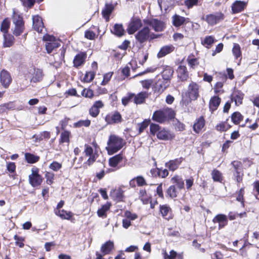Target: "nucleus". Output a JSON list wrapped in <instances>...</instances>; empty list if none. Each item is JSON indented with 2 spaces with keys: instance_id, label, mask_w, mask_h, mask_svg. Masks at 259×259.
Returning a JSON list of instances; mask_svg holds the SVG:
<instances>
[{
  "instance_id": "dca6fc26",
  "label": "nucleus",
  "mask_w": 259,
  "mask_h": 259,
  "mask_svg": "<svg viewBox=\"0 0 259 259\" xmlns=\"http://www.w3.org/2000/svg\"><path fill=\"white\" fill-rule=\"evenodd\" d=\"M12 82V77L10 73L3 69L0 72V82L5 89H8Z\"/></svg>"
},
{
  "instance_id": "8fccbe9b",
  "label": "nucleus",
  "mask_w": 259,
  "mask_h": 259,
  "mask_svg": "<svg viewBox=\"0 0 259 259\" xmlns=\"http://www.w3.org/2000/svg\"><path fill=\"white\" fill-rule=\"evenodd\" d=\"M211 178L215 182L222 183L223 180V174L218 169L214 168L211 172Z\"/></svg>"
},
{
  "instance_id": "de8ad7c7",
  "label": "nucleus",
  "mask_w": 259,
  "mask_h": 259,
  "mask_svg": "<svg viewBox=\"0 0 259 259\" xmlns=\"http://www.w3.org/2000/svg\"><path fill=\"white\" fill-rule=\"evenodd\" d=\"M159 212L163 218L167 220L171 218L166 217L168 213L171 212V208L167 204L160 205Z\"/></svg>"
},
{
  "instance_id": "bb28decb",
  "label": "nucleus",
  "mask_w": 259,
  "mask_h": 259,
  "mask_svg": "<svg viewBox=\"0 0 259 259\" xmlns=\"http://www.w3.org/2000/svg\"><path fill=\"white\" fill-rule=\"evenodd\" d=\"M129 185L131 188H135L137 186L143 187L147 185L145 178L142 176H138L133 178L129 182Z\"/></svg>"
},
{
  "instance_id": "39448f33",
  "label": "nucleus",
  "mask_w": 259,
  "mask_h": 259,
  "mask_svg": "<svg viewBox=\"0 0 259 259\" xmlns=\"http://www.w3.org/2000/svg\"><path fill=\"white\" fill-rule=\"evenodd\" d=\"M43 40L47 41L45 45L46 50L48 54L51 53L54 50L59 48L61 44L59 39L54 35L46 34L43 36Z\"/></svg>"
},
{
  "instance_id": "2f4dec72",
  "label": "nucleus",
  "mask_w": 259,
  "mask_h": 259,
  "mask_svg": "<svg viewBox=\"0 0 259 259\" xmlns=\"http://www.w3.org/2000/svg\"><path fill=\"white\" fill-rule=\"evenodd\" d=\"M177 0H157L159 6L161 9H163L165 11L173 8Z\"/></svg>"
},
{
  "instance_id": "c9c22d12",
  "label": "nucleus",
  "mask_w": 259,
  "mask_h": 259,
  "mask_svg": "<svg viewBox=\"0 0 259 259\" xmlns=\"http://www.w3.org/2000/svg\"><path fill=\"white\" fill-rule=\"evenodd\" d=\"M123 159V156L122 153L118 154L109 159V165L113 168H116V170L118 169L119 167H117L118 164L121 162Z\"/></svg>"
},
{
  "instance_id": "ddd939ff",
  "label": "nucleus",
  "mask_w": 259,
  "mask_h": 259,
  "mask_svg": "<svg viewBox=\"0 0 259 259\" xmlns=\"http://www.w3.org/2000/svg\"><path fill=\"white\" fill-rule=\"evenodd\" d=\"M169 82L162 78L156 80L152 86V90L154 93L160 95L169 86Z\"/></svg>"
},
{
  "instance_id": "5701e85b",
  "label": "nucleus",
  "mask_w": 259,
  "mask_h": 259,
  "mask_svg": "<svg viewBox=\"0 0 259 259\" xmlns=\"http://www.w3.org/2000/svg\"><path fill=\"white\" fill-rule=\"evenodd\" d=\"M104 106V104L101 100L96 101L89 110V114L94 118L97 117L100 112V109Z\"/></svg>"
},
{
  "instance_id": "58836bf2",
  "label": "nucleus",
  "mask_w": 259,
  "mask_h": 259,
  "mask_svg": "<svg viewBox=\"0 0 259 259\" xmlns=\"http://www.w3.org/2000/svg\"><path fill=\"white\" fill-rule=\"evenodd\" d=\"M139 198L144 204H147L152 199L151 195H148L145 189H141L139 191Z\"/></svg>"
},
{
  "instance_id": "2eb2a0df",
  "label": "nucleus",
  "mask_w": 259,
  "mask_h": 259,
  "mask_svg": "<svg viewBox=\"0 0 259 259\" xmlns=\"http://www.w3.org/2000/svg\"><path fill=\"white\" fill-rule=\"evenodd\" d=\"M200 85L195 82H190L188 87L187 95L193 100L195 101L199 97Z\"/></svg>"
},
{
  "instance_id": "4d7b16f0",
  "label": "nucleus",
  "mask_w": 259,
  "mask_h": 259,
  "mask_svg": "<svg viewBox=\"0 0 259 259\" xmlns=\"http://www.w3.org/2000/svg\"><path fill=\"white\" fill-rule=\"evenodd\" d=\"M232 53L236 59L240 58V60L242 59V52L241 47L238 44L234 43L232 48Z\"/></svg>"
},
{
  "instance_id": "f8f14e48",
  "label": "nucleus",
  "mask_w": 259,
  "mask_h": 259,
  "mask_svg": "<svg viewBox=\"0 0 259 259\" xmlns=\"http://www.w3.org/2000/svg\"><path fill=\"white\" fill-rule=\"evenodd\" d=\"M122 120L121 114L117 110L108 113L105 117V121L108 124H117L120 123Z\"/></svg>"
},
{
  "instance_id": "9b49d317",
  "label": "nucleus",
  "mask_w": 259,
  "mask_h": 259,
  "mask_svg": "<svg viewBox=\"0 0 259 259\" xmlns=\"http://www.w3.org/2000/svg\"><path fill=\"white\" fill-rule=\"evenodd\" d=\"M85 156L89 157L88 160L83 163L84 166H90L93 164L98 157V155L94 153L93 148L88 144L84 145L83 151Z\"/></svg>"
},
{
  "instance_id": "b1692460",
  "label": "nucleus",
  "mask_w": 259,
  "mask_h": 259,
  "mask_svg": "<svg viewBox=\"0 0 259 259\" xmlns=\"http://www.w3.org/2000/svg\"><path fill=\"white\" fill-rule=\"evenodd\" d=\"M156 136L160 140L170 141L175 138V135L169 130L162 128L157 133Z\"/></svg>"
},
{
  "instance_id": "e433bc0d",
  "label": "nucleus",
  "mask_w": 259,
  "mask_h": 259,
  "mask_svg": "<svg viewBox=\"0 0 259 259\" xmlns=\"http://www.w3.org/2000/svg\"><path fill=\"white\" fill-rule=\"evenodd\" d=\"M71 137V132L68 130L62 131L60 134L59 139V144L62 145L64 143H67L68 145L70 143V139Z\"/></svg>"
},
{
  "instance_id": "0e129e2a",
  "label": "nucleus",
  "mask_w": 259,
  "mask_h": 259,
  "mask_svg": "<svg viewBox=\"0 0 259 259\" xmlns=\"http://www.w3.org/2000/svg\"><path fill=\"white\" fill-rule=\"evenodd\" d=\"M231 165L232 166L234 172L243 171V164L240 161L234 160L231 162Z\"/></svg>"
},
{
  "instance_id": "c756f323",
  "label": "nucleus",
  "mask_w": 259,
  "mask_h": 259,
  "mask_svg": "<svg viewBox=\"0 0 259 259\" xmlns=\"http://www.w3.org/2000/svg\"><path fill=\"white\" fill-rule=\"evenodd\" d=\"M114 248V244L113 241L108 240L103 244L100 248L101 254L103 256L110 254Z\"/></svg>"
},
{
  "instance_id": "49530a36",
  "label": "nucleus",
  "mask_w": 259,
  "mask_h": 259,
  "mask_svg": "<svg viewBox=\"0 0 259 259\" xmlns=\"http://www.w3.org/2000/svg\"><path fill=\"white\" fill-rule=\"evenodd\" d=\"M228 119H227L226 121H221L217 124L215 126V130L219 132H226L231 128L232 125L228 123Z\"/></svg>"
},
{
  "instance_id": "20e7f679",
  "label": "nucleus",
  "mask_w": 259,
  "mask_h": 259,
  "mask_svg": "<svg viewBox=\"0 0 259 259\" xmlns=\"http://www.w3.org/2000/svg\"><path fill=\"white\" fill-rule=\"evenodd\" d=\"M12 18L13 22L15 25L13 33L16 36H18L23 32L25 29V22L23 17L15 11L13 13Z\"/></svg>"
},
{
  "instance_id": "09e8293b",
  "label": "nucleus",
  "mask_w": 259,
  "mask_h": 259,
  "mask_svg": "<svg viewBox=\"0 0 259 259\" xmlns=\"http://www.w3.org/2000/svg\"><path fill=\"white\" fill-rule=\"evenodd\" d=\"M55 214L62 220H70L73 216V213L71 211H67L64 209L58 211Z\"/></svg>"
},
{
  "instance_id": "c85d7f7f",
  "label": "nucleus",
  "mask_w": 259,
  "mask_h": 259,
  "mask_svg": "<svg viewBox=\"0 0 259 259\" xmlns=\"http://www.w3.org/2000/svg\"><path fill=\"white\" fill-rule=\"evenodd\" d=\"M178 78L182 81H187L189 78V72L185 65H180L177 70Z\"/></svg>"
},
{
  "instance_id": "a211bd4d",
  "label": "nucleus",
  "mask_w": 259,
  "mask_h": 259,
  "mask_svg": "<svg viewBox=\"0 0 259 259\" xmlns=\"http://www.w3.org/2000/svg\"><path fill=\"white\" fill-rule=\"evenodd\" d=\"M247 2L244 1H235L231 5V13L236 14L244 11L247 6Z\"/></svg>"
},
{
  "instance_id": "13d9d810",
  "label": "nucleus",
  "mask_w": 259,
  "mask_h": 259,
  "mask_svg": "<svg viewBox=\"0 0 259 259\" xmlns=\"http://www.w3.org/2000/svg\"><path fill=\"white\" fill-rule=\"evenodd\" d=\"M96 75V71H86L84 76L82 80L83 82L89 83L93 81Z\"/></svg>"
},
{
  "instance_id": "4468645a",
  "label": "nucleus",
  "mask_w": 259,
  "mask_h": 259,
  "mask_svg": "<svg viewBox=\"0 0 259 259\" xmlns=\"http://www.w3.org/2000/svg\"><path fill=\"white\" fill-rule=\"evenodd\" d=\"M87 58V53L86 52H80L77 53L74 57L73 60V66L75 68L79 69L82 67Z\"/></svg>"
},
{
  "instance_id": "3c124183",
  "label": "nucleus",
  "mask_w": 259,
  "mask_h": 259,
  "mask_svg": "<svg viewBox=\"0 0 259 259\" xmlns=\"http://www.w3.org/2000/svg\"><path fill=\"white\" fill-rule=\"evenodd\" d=\"M4 40L3 46L5 48L10 47L12 46L14 43V37L10 34H4Z\"/></svg>"
},
{
  "instance_id": "a18cd8bd",
  "label": "nucleus",
  "mask_w": 259,
  "mask_h": 259,
  "mask_svg": "<svg viewBox=\"0 0 259 259\" xmlns=\"http://www.w3.org/2000/svg\"><path fill=\"white\" fill-rule=\"evenodd\" d=\"M11 21L9 18H5L1 24L0 30L3 34L8 33L10 27Z\"/></svg>"
},
{
  "instance_id": "a19ab883",
  "label": "nucleus",
  "mask_w": 259,
  "mask_h": 259,
  "mask_svg": "<svg viewBox=\"0 0 259 259\" xmlns=\"http://www.w3.org/2000/svg\"><path fill=\"white\" fill-rule=\"evenodd\" d=\"M229 117L235 125H239L244 120V116L239 111L233 112Z\"/></svg>"
},
{
  "instance_id": "9d476101",
  "label": "nucleus",
  "mask_w": 259,
  "mask_h": 259,
  "mask_svg": "<svg viewBox=\"0 0 259 259\" xmlns=\"http://www.w3.org/2000/svg\"><path fill=\"white\" fill-rule=\"evenodd\" d=\"M142 20L138 16H133L128 23L126 31L128 34H134L142 26Z\"/></svg>"
},
{
  "instance_id": "7c9ffc66",
  "label": "nucleus",
  "mask_w": 259,
  "mask_h": 259,
  "mask_svg": "<svg viewBox=\"0 0 259 259\" xmlns=\"http://www.w3.org/2000/svg\"><path fill=\"white\" fill-rule=\"evenodd\" d=\"M205 125V120L203 116H200L196 119L193 126V129L196 134L200 133Z\"/></svg>"
},
{
  "instance_id": "e2e57ef3",
  "label": "nucleus",
  "mask_w": 259,
  "mask_h": 259,
  "mask_svg": "<svg viewBox=\"0 0 259 259\" xmlns=\"http://www.w3.org/2000/svg\"><path fill=\"white\" fill-rule=\"evenodd\" d=\"M46 182L48 185H51L54 182L55 174L53 172L46 171L45 174Z\"/></svg>"
},
{
  "instance_id": "aec40b11",
  "label": "nucleus",
  "mask_w": 259,
  "mask_h": 259,
  "mask_svg": "<svg viewBox=\"0 0 259 259\" xmlns=\"http://www.w3.org/2000/svg\"><path fill=\"white\" fill-rule=\"evenodd\" d=\"M244 94L240 90H234L230 96V100L234 102L236 106H239L243 104Z\"/></svg>"
},
{
  "instance_id": "f704fd0d",
  "label": "nucleus",
  "mask_w": 259,
  "mask_h": 259,
  "mask_svg": "<svg viewBox=\"0 0 259 259\" xmlns=\"http://www.w3.org/2000/svg\"><path fill=\"white\" fill-rule=\"evenodd\" d=\"M170 182L172 184V185L176 186L177 188L181 190L185 188L184 180L181 176L175 175L171 178Z\"/></svg>"
},
{
  "instance_id": "864d4df0",
  "label": "nucleus",
  "mask_w": 259,
  "mask_h": 259,
  "mask_svg": "<svg viewBox=\"0 0 259 259\" xmlns=\"http://www.w3.org/2000/svg\"><path fill=\"white\" fill-rule=\"evenodd\" d=\"M123 193V191L121 189L114 190L112 196L114 200L118 202L124 201V196Z\"/></svg>"
},
{
  "instance_id": "69168bd1",
  "label": "nucleus",
  "mask_w": 259,
  "mask_h": 259,
  "mask_svg": "<svg viewBox=\"0 0 259 259\" xmlns=\"http://www.w3.org/2000/svg\"><path fill=\"white\" fill-rule=\"evenodd\" d=\"M91 125V120L89 119L80 120L73 124L75 127H80L81 126L89 127Z\"/></svg>"
},
{
  "instance_id": "79ce46f5",
  "label": "nucleus",
  "mask_w": 259,
  "mask_h": 259,
  "mask_svg": "<svg viewBox=\"0 0 259 259\" xmlns=\"http://www.w3.org/2000/svg\"><path fill=\"white\" fill-rule=\"evenodd\" d=\"M186 61L190 68L192 69H195L199 65L198 58H196L193 54H190Z\"/></svg>"
},
{
  "instance_id": "f257e3e1",
  "label": "nucleus",
  "mask_w": 259,
  "mask_h": 259,
  "mask_svg": "<svg viewBox=\"0 0 259 259\" xmlns=\"http://www.w3.org/2000/svg\"><path fill=\"white\" fill-rule=\"evenodd\" d=\"M159 37V35L151 32L150 28L147 25L139 30L135 35L136 42L141 47H143L147 42H151Z\"/></svg>"
},
{
  "instance_id": "338daca9",
  "label": "nucleus",
  "mask_w": 259,
  "mask_h": 259,
  "mask_svg": "<svg viewBox=\"0 0 259 259\" xmlns=\"http://www.w3.org/2000/svg\"><path fill=\"white\" fill-rule=\"evenodd\" d=\"M14 239L15 240V245L19 246L20 248H23L24 246V242L25 238L22 236H19L17 234L14 236Z\"/></svg>"
},
{
  "instance_id": "473e14b6",
  "label": "nucleus",
  "mask_w": 259,
  "mask_h": 259,
  "mask_svg": "<svg viewBox=\"0 0 259 259\" xmlns=\"http://www.w3.org/2000/svg\"><path fill=\"white\" fill-rule=\"evenodd\" d=\"M174 70L172 67L170 66H163V70L161 72L162 79L168 81L170 83V80L174 74Z\"/></svg>"
},
{
  "instance_id": "0eeeda50",
  "label": "nucleus",
  "mask_w": 259,
  "mask_h": 259,
  "mask_svg": "<svg viewBox=\"0 0 259 259\" xmlns=\"http://www.w3.org/2000/svg\"><path fill=\"white\" fill-rule=\"evenodd\" d=\"M171 19L172 24L174 27L178 28H184L186 31L187 25L188 24H193V22L189 18L183 17L177 14H174L172 16Z\"/></svg>"
},
{
  "instance_id": "5fc2aeb1",
  "label": "nucleus",
  "mask_w": 259,
  "mask_h": 259,
  "mask_svg": "<svg viewBox=\"0 0 259 259\" xmlns=\"http://www.w3.org/2000/svg\"><path fill=\"white\" fill-rule=\"evenodd\" d=\"M43 72L41 69H36L34 70V74L31 79V81L37 82L40 81L43 78Z\"/></svg>"
},
{
  "instance_id": "7ed1b4c3",
  "label": "nucleus",
  "mask_w": 259,
  "mask_h": 259,
  "mask_svg": "<svg viewBox=\"0 0 259 259\" xmlns=\"http://www.w3.org/2000/svg\"><path fill=\"white\" fill-rule=\"evenodd\" d=\"M126 143L123 138L115 135H111L107 142L108 147L106 148L109 154H113L119 151Z\"/></svg>"
},
{
  "instance_id": "6e6552de",
  "label": "nucleus",
  "mask_w": 259,
  "mask_h": 259,
  "mask_svg": "<svg viewBox=\"0 0 259 259\" xmlns=\"http://www.w3.org/2000/svg\"><path fill=\"white\" fill-rule=\"evenodd\" d=\"M143 23L145 25L151 26L155 32H161L165 28L163 21L157 18L145 19Z\"/></svg>"
},
{
  "instance_id": "6e6d98bb",
  "label": "nucleus",
  "mask_w": 259,
  "mask_h": 259,
  "mask_svg": "<svg viewBox=\"0 0 259 259\" xmlns=\"http://www.w3.org/2000/svg\"><path fill=\"white\" fill-rule=\"evenodd\" d=\"M150 122L151 120L150 119H145L142 122L138 123L137 126L138 127V135H140L141 133L144 132L150 124Z\"/></svg>"
},
{
  "instance_id": "680f3d73",
  "label": "nucleus",
  "mask_w": 259,
  "mask_h": 259,
  "mask_svg": "<svg viewBox=\"0 0 259 259\" xmlns=\"http://www.w3.org/2000/svg\"><path fill=\"white\" fill-rule=\"evenodd\" d=\"M149 131L151 135L154 136L161 129L160 126L156 123H151L149 124Z\"/></svg>"
},
{
  "instance_id": "6ab92c4d",
  "label": "nucleus",
  "mask_w": 259,
  "mask_h": 259,
  "mask_svg": "<svg viewBox=\"0 0 259 259\" xmlns=\"http://www.w3.org/2000/svg\"><path fill=\"white\" fill-rule=\"evenodd\" d=\"M180 189L177 188L175 185H170L165 191V197L167 199L176 200L181 195Z\"/></svg>"
},
{
  "instance_id": "4be33fe9",
  "label": "nucleus",
  "mask_w": 259,
  "mask_h": 259,
  "mask_svg": "<svg viewBox=\"0 0 259 259\" xmlns=\"http://www.w3.org/2000/svg\"><path fill=\"white\" fill-rule=\"evenodd\" d=\"M214 224H218L219 229L224 228L228 224V218L227 215L223 213L217 214L212 219Z\"/></svg>"
},
{
  "instance_id": "052dcab7",
  "label": "nucleus",
  "mask_w": 259,
  "mask_h": 259,
  "mask_svg": "<svg viewBox=\"0 0 259 259\" xmlns=\"http://www.w3.org/2000/svg\"><path fill=\"white\" fill-rule=\"evenodd\" d=\"M134 93H127L126 96L123 97L121 99V103L122 105L125 106L127 105L130 102H132V101H134Z\"/></svg>"
},
{
  "instance_id": "393cba45",
  "label": "nucleus",
  "mask_w": 259,
  "mask_h": 259,
  "mask_svg": "<svg viewBox=\"0 0 259 259\" xmlns=\"http://www.w3.org/2000/svg\"><path fill=\"white\" fill-rule=\"evenodd\" d=\"M99 27L92 25L84 32V37L89 40H93L98 37L99 34Z\"/></svg>"
},
{
  "instance_id": "72a5a7b5",
  "label": "nucleus",
  "mask_w": 259,
  "mask_h": 259,
  "mask_svg": "<svg viewBox=\"0 0 259 259\" xmlns=\"http://www.w3.org/2000/svg\"><path fill=\"white\" fill-rule=\"evenodd\" d=\"M111 32L114 35L120 37L124 35L125 32L122 24L116 23L111 29Z\"/></svg>"
},
{
  "instance_id": "ea45409f",
  "label": "nucleus",
  "mask_w": 259,
  "mask_h": 259,
  "mask_svg": "<svg viewBox=\"0 0 259 259\" xmlns=\"http://www.w3.org/2000/svg\"><path fill=\"white\" fill-rule=\"evenodd\" d=\"M148 97L147 92H141L137 95L135 94L134 99V103L137 105L141 104L145 102V100Z\"/></svg>"
},
{
  "instance_id": "423d86ee",
  "label": "nucleus",
  "mask_w": 259,
  "mask_h": 259,
  "mask_svg": "<svg viewBox=\"0 0 259 259\" xmlns=\"http://www.w3.org/2000/svg\"><path fill=\"white\" fill-rule=\"evenodd\" d=\"M31 174L28 176V181L30 185L33 187H36L41 185L44 178L39 174V169L36 167H33L31 169Z\"/></svg>"
},
{
  "instance_id": "603ef678",
  "label": "nucleus",
  "mask_w": 259,
  "mask_h": 259,
  "mask_svg": "<svg viewBox=\"0 0 259 259\" xmlns=\"http://www.w3.org/2000/svg\"><path fill=\"white\" fill-rule=\"evenodd\" d=\"M217 40L215 39L214 36L212 35H208L205 37L204 39L201 41V44L207 49H210L212 45Z\"/></svg>"
},
{
  "instance_id": "f03ea898",
  "label": "nucleus",
  "mask_w": 259,
  "mask_h": 259,
  "mask_svg": "<svg viewBox=\"0 0 259 259\" xmlns=\"http://www.w3.org/2000/svg\"><path fill=\"white\" fill-rule=\"evenodd\" d=\"M176 112L171 108L164 107L155 111L152 116V120L159 123H164L175 118Z\"/></svg>"
},
{
  "instance_id": "a878e982",
  "label": "nucleus",
  "mask_w": 259,
  "mask_h": 259,
  "mask_svg": "<svg viewBox=\"0 0 259 259\" xmlns=\"http://www.w3.org/2000/svg\"><path fill=\"white\" fill-rule=\"evenodd\" d=\"M32 27L38 33H41L44 28V24L40 16L37 15L33 16L32 18Z\"/></svg>"
},
{
  "instance_id": "37998d69",
  "label": "nucleus",
  "mask_w": 259,
  "mask_h": 259,
  "mask_svg": "<svg viewBox=\"0 0 259 259\" xmlns=\"http://www.w3.org/2000/svg\"><path fill=\"white\" fill-rule=\"evenodd\" d=\"M175 47L172 45L165 46L162 47L157 54L158 58H162L174 51Z\"/></svg>"
},
{
  "instance_id": "c03bdc74",
  "label": "nucleus",
  "mask_w": 259,
  "mask_h": 259,
  "mask_svg": "<svg viewBox=\"0 0 259 259\" xmlns=\"http://www.w3.org/2000/svg\"><path fill=\"white\" fill-rule=\"evenodd\" d=\"M24 157L25 161L29 164L35 163L40 159V157L39 156L29 152L25 153Z\"/></svg>"
},
{
  "instance_id": "4c0bfd02",
  "label": "nucleus",
  "mask_w": 259,
  "mask_h": 259,
  "mask_svg": "<svg viewBox=\"0 0 259 259\" xmlns=\"http://www.w3.org/2000/svg\"><path fill=\"white\" fill-rule=\"evenodd\" d=\"M111 206L110 202H107L105 204L102 205L100 208L97 210V215L99 217L106 218L107 217V212L109 210Z\"/></svg>"
},
{
  "instance_id": "f3484780",
  "label": "nucleus",
  "mask_w": 259,
  "mask_h": 259,
  "mask_svg": "<svg viewBox=\"0 0 259 259\" xmlns=\"http://www.w3.org/2000/svg\"><path fill=\"white\" fill-rule=\"evenodd\" d=\"M117 4V3H105L104 7L102 10L101 14L102 17L105 20L106 22L109 21L110 17L114 11Z\"/></svg>"
},
{
  "instance_id": "bf43d9fd",
  "label": "nucleus",
  "mask_w": 259,
  "mask_h": 259,
  "mask_svg": "<svg viewBox=\"0 0 259 259\" xmlns=\"http://www.w3.org/2000/svg\"><path fill=\"white\" fill-rule=\"evenodd\" d=\"M81 95L82 97L89 99H93L95 96L94 91L90 87L84 88L81 91Z\"/></svg>"
},
{
  "instance_id": "cd10ccee",
  "label": "nucleus",
  "mask_w": 259,
  "mask_h": 259,
  "mask_svg": "<svg viewBox=\"0 0 259 259\" xmlns=\"http://www.w3.org/2000/svg\"><path fill=\"white\" fill-rule=\"evenodd\" d=\"M221 98L219 96L211 97L209 101V110L211 113L216 111L221 103Z\"/></svg>"
},
{
  "instance_id": "774afa93",
  "label": "nucleus",
  "mask_w": 259,
  "mask_h": 259,
  "mask_svg": "<svg viewBox=\"0 0 259 259\" xmlns=\"http://www.w3.org/2000/svg\"><path fill=\"white\" fill-rule=\"evenodd\" d=\"M224 83L222 82H217L214 86V92L215 94H223L224 93V90L223 89Z\"/></svg>"
},
{
  "instance_id": "412c9836",
  "label": "nucleus",
  "mask_w": 259,
  "mask_h": 259,
  "mask_svg": "<svg viewBox=\"0 0 259 259\" xmlns=\"http://www.w3.org/2000/svg\"><path fill=\"white\" fill-rule=\"evenodd\" d=\"M184 160L185 158L183 157L169 160L165 163V166L167 168L168 171L169 170L173 172L179 168L180 165Z\"/></svg>"
},
{
  "instance_id": "1a4fd4ad",
  "label": "nucleus",
  "mask_w": 259,
  "mask_h": 259,
  "mask_svg": "<svg viewBox=\"0 0 259 259\" xmlns=\"http://www.w3.org/2000/svg\"><path fill=\"white\" fill-rule=\"evenodd\" d=\"M225 18V15L223 12H217L206 15L205 18L203 19L209 26H213L223 21Z\"/></svg>"
}]
</instances>
